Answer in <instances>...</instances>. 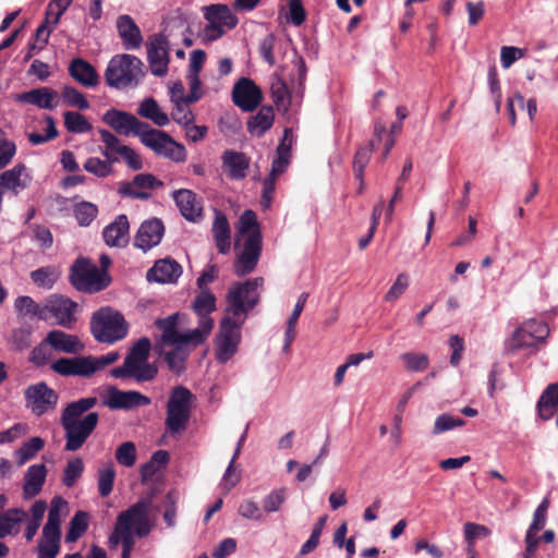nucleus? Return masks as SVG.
Wrapping results in <instances>:
<instances>
[{
	"mask_svg": "<svg viewBox=\"0 0 558 558\" xmlns=\"http://www.w3.org/2000/svg\"><path fill=\"white\" fill-rule=\"evenodd\" d=\"M191 102L173 104L172 119L182 126H187L194 123V114L189 108Z\"/></svg>",
	"mask_w": 558,
	"mask_h": 558,
	"instance_id": "338daca9",
	"label": "nucleus"
},
{
	"mask_svg": "<svg viewBox=\"0 0 558 558\" xmlns=\"http://www.w3.org/2000/svg\"><path fill=\"white\" fill-rule=\"evenodd\" d=\"M172 197L181 215L189 221L196 222L203 214V206L196 194L190 190L174 191Z\"/></svg>",
	"mask_w": 558,
	"mask_h": 558,
	"instance_id": "a878e982",
	"label": "nucleus"
},
{
	"mask_svg": "<svg viewBox=\"0 0 558 558\" xmlns=\"http://www.w3.org/2000/svg\"><path fill=\"white\" fill-rule=\"evenodd\" d=\"M271 96L272 100L276 104L279 110L287 111L288 106L290 104V97L288 93V87L281 80H277L271 85Z\"/></svg>",
	"mask_w": 558,
	"mask_h": 558,
	"instance_id": "052dcab7",
	"label": "nucleus"
},
{
	"mask_svg": "<svg viewBox=\"0 0 558 558\" xmlns=\"http://www.w3.org/2000/svg\"><path fill=\"white\" fill-rule=\"evenodd\" d=\"M31 182L32 175L22 162L0 173V189L2 192L8 191L14 196L27 189Z\"/></svg>",
	"mask_w": 558,
	"mask_h": 558,
	"instance_id": "aec40b11",
	"label": "nucleus"
},
{
	"mask_svg": "<svg viewBox=\"0 0 558 558\" xmlns=\"http://www.w3.org/2000/svg\"><path fill=\"white\" fill-rule=\"evenodd\" d=\"M174 348L166 353L165 360L171 372L180 374L184 369V364L187 359L189 352L184 347L190 344H173Z\"/></svg>",
	"mask_w": 558,
	"mask_h": 558,
	"instance_id": "c03bdc74",
	"label": "nucleus"
},
{
	"mask_svg": "<svg viewBox=\"0 0 558 558\" xmlns=\"http://www.w3.org/2000/svg\"><path fill=\"white\" fill-rule=\"evenodd\" d=\"M204 11V16L208 23H214L223 29H232L238 24L236 16L226 4H211L205 7Z\"/></svg>",
	"mask_w": 558,
	"mask_h": 558,
	"instance_id": "72a5a7b5",
	"label": "nucleus"
},
{
	"mask_svg": "<svg viewBox=\"0 0 558 558\" xmlns=\"http://www.w3.org/2000/svg\"><path fill=\"white\" fill-rule=\"evenodd\" d=\"M76 308L77 304L69 298L59 294H52L47 298L43 305V312L46 318H41V320L48 322L52 319L53 323L59 326L64 328H72L76 320Z\"/></svg>",
	"mask_w": 558,
	"mask_h": 558,
	"instance_id": "4468645a",
	"label": "nucleus"
},
{
	"mask_svg": "<svg viewBox=\"0 0 558 558\" xmlns=\"http://www.w3.org/2000/svg\"><path fill=\"white\" fill-rule=\"evenodd\" d=\"M181 275V265L172 258H165L154 264L147 271L146 278L148 281L158 283H175Z\"/></svg>",
	"mask_w": 558,
	"mask_h": 558,
	"instance_id": "393cba45",
	"label": "nucleus"
},
{
	"mask_svg": "<svg viewBox=\"0 0 558 558\" xmlns=\"http://www.w3.org/2000/svg\"><path fill=\"white\" fill-rule=\"evenodd\" d=\"M116 27L124 49L136 50L142 46L143 35L132 16L128 14L119 15Z\"/></svg>",
	"mask_w": 558,
	"mask_h": 558,
	"instance_id": "4be33fe9",
	"label": "nucleus"
},
{
	"mask_svg": "<svg viewBox=\"0 0 558 558\" xmlns=\"http://www.w3.org/2000/svg\"><path fill=\"white\" fill-rule=\"evenodd\" d=\"M45 122L47 123L46 133L31 132L27 134V138L32 145H41L58 136V130L56 128L54 120L51 117H46Z\"/></svg>",
	"mask_w": 558,
	"mask_h": 558,
	"instance_id": "5fc2aeb1",
	"label": "nucleus"
},
{
	"mask_svg": "<svg viewBox=\"0 0 558 558\" xmlns=\"http://www.w3.org/2000/svg\"><path fill=\"white\" fill-rule=\"evenodd\" d=\"M163 183L150 173H140L133 178L132 182H122L119 193L135 199H148L150 194L141 190H155L161 187Z\"/></svg>",
	"mask_w": 558,
	"mask_h": 558,
	"instance_id": "6ab92c4d",
	"label": "nucleus"
},
{
	"mask_svg": "<svg viewBox=\"0 0 558 558\" xmlns=\"http://www.w3.org/2000/svg\"><path fill=\"white\" fill-rule=\"evenodd\" d=\"M163 225L160 219L153 218L144 221L134 238V245L144 252L158 245L163 236Z\"/></svg>",
	"mask_w": 558,
	"mask_h": 558,
	"instance_id": "412c9836",
	"label": "nucleus"
},
{
	"mask_svg": "<svg viewBox=\"0 0 558 558\" xmlns=\"http://www.w3.org/2000/svg\"><path fill=\"white\" fill-rule=\"evenodd\" d=\"M195 397L184 386H174L166 404L165 427L167 434H182L189 425Z\"/></svg>",
	"mask_w": 558,
	"mask_h": 558,
	"instance_id": "423d86ee",
	"label": "nucleus"
},
{
	"mask_svg": "<svg viewBox=\"0 0 558 558\" xmlns=\"http://www.w3.org/2000/svg\"><path fill=\"white\" fill-rule=\"evenodd\" d=\"M274 110L269 106H263L258 112L247 122V130L251 134L262 136L274 124Z\"/></svg>",
	"mask_w": 558,
	"mask_h": 558,
	"instance_id": "4c0bfd02",
	"label": "nucleus"
},
{
	"mask_svg": "<svg viewBox=\"0 0 558 558\" xmlns=\"http://www.w3.org/2000/svg\"><path fill=\"white\" fill-rule=\"evenodd\" d=\"M150 500L141 499L119 514V532L122 534V551L132 553L134 534L140 537L150 533L153 523L148 518Z\"/></svg>",
	"mask_w": 558,
	"mask_h": 558,
	"instance_id": "39448f33",
	"label": "nucleus"
},
{
	"mask_svg": "<svg viewBox=\"0 0 558 558\" xmlns=\"http://www.w3.org/2000/svg\"><path fill=\"white\" fill-rule=\"evenodd\" d=\"M215 219L211 226V233L218 252L226 255L231 248V228L227 216L215 208Z\"/></svg>",
	"mask_w": 558,
	"mask_h": 558,
	"instance_id": "cd10ccee",
	"label": "nucleus"
},
{
	"mask_svg": "<svg viewBox=\"0 0 558 558\" xmlns=\"http://www.w3.org/2000/svg\"><path fill=\"white\" fill-rule=\"evenodd\" d=\"M137 114L153 121L158 126H166L170 123L168 114L161 110L158 102L151 97L145 98L140 104Z\"/></svg>",
	"mask_w": 558,
	"mask_h": 558,
	"instance_id": "e433bc0d",
	"label": "nucleus"
},
{
	"mask_svg": "<svg viewBox=\"0 0 558 558\" xmlns=\"http://www.w3.org/2000/svg\"><path fill=\"white\" fill-rule=\"evenodd\" d=\"M141 142L155 154L173 161L185 160L186 150L182 144L177 143L165 131L153 129L149 124L141 136Z\"/></svg>",
	"mask_w": 558,
	"mask_h": 558,
	"instance_id": "9d476101",
	"label": "nucleus"
},
{
	"mask_svg": "<svg viewBox=\"0 0 558 558\" xmlns=\"http://www.w3.org/2000/svg\"><path fill=\"white\" fill-rule=\"evenodd\" d=\"M84 472V462L81 458H73L66 462L62 474V483L68 488L75 485Z\"/></svg>",
	"mask_w": 558,
	"mask_h": 558,
	"instance_id": "de8ad7c7",
	"label": "nucleus"
},
{
	"mask_svg": "<svg viewBox=\"0 0 558 558\" xmlns=\"http://www.w3.org/2000/svg\"><path fill=\"white\" fill-rule=\"evenodd\" d=\"M102 121L123 136L135 135L141 138L146 128H148V123L138 120L135 116L114 108L105 112Z\"/></svg>",
	"mask_w": 558,
	"mask_h": 558,
	"instance_id": "dca6fc26",
	"label": "nucleus"
},
{
	"mask_svg": "<svg viewBox=\"0 0 558 558\" xmlns=\"http://www.w3.org/2000/svg\"><path fill=\"white\" fill-rule=\"evenodd\" d=\"M129 220L125 215H119L114 221L108 225L104 231L102 236L105 243L111 247H123L129 242Z\"/></svg>",
	"mask_w": 558,
	"mask_h": 558,
	"instance_id": "c85d7f7f",
	"label": "nucleus"
},
{
	"mask_svg": "<svg viewBox=\"0 0 558 558\" xmlns=\"http://www.w3.org/2000/svg\"><path fill=\"white\" fill-rule=\"evenodd\" d=\"M52 347L47 341V337L36 345L29 356V361L36 366H43L47 364L52 356Z\"/></svg>",
	"mask_w": 558,
	"mask_h": 558,
	"instance_id": "4d7b16f0",
	"label": "nucleus"
},
{
	"mask_svg": "<svg viewBox=\"0 0 558 558\" xmlns=\"http://www.w3.org/2000/svg\"><path fill=\"white\" fill-rule=\"evenodd\" d=\"M222 168L232 180H243L250 168V159L244 153L227 149L221 156Z\"/></svg>",
	"mask_w": 558,
	"mask_h": 558,
	"instance_id": "bb28decb",
	"label": "nucleus"
},
{
	"mask_svg": "<svg viewBox=\"0 0 558 558\" xmlns=\"http://www.w3.org/2000/svg\"><path fill=\"white\" fill-rule=\"evenodd\" d=\"M286 498H287L286 488H278V489L270 492L263 499L264 510L268 513L279 511L281 506L286 501Z\"/></svg>",
	"mask_w": 558,
	"mask_h": 558,
	"instance_id": "680f3d73",
	"label": "nucleus"
},
{
	"mask_svg": "<svg viewBox=\"0 0 558 558\" xmlns=\"http://www.w3.org/2000/svg\"><path fill=\"white\" fill-rule=\"evenodd\" d=\"M14 307L20 315L37 317L38 319L46 318L43 305L37 304L31 296H19L14 302Z\"/></svg>",
	"mask_w": 558,
	"mask_h": 558,
	"instance_id": "a18cd8bd",
	"label": "nucleus"
},
{
	"mask_svg": "<svg viewBox=\"0 0 558 558\" xmlns=\"http://www.w3.org/2000/svg\"><path fill=\"white\" fill-rule=\"evenodd\" d=\"M64 125L69 132L83 134L92 131V124L86 118L75 111H66L64 113Z\"/></svg>",
	"mask_w": 558,
	"mask_h": 558,
	"instance_id": "49530a36",
	"label": "nucleus"
},
{
	"mask_svg": "<svg viewBox=\"0 0 558 558\" xmlns=\"http://www.w3.org/2000/svg\"><path fill=\"white\" fill-rule=\"evenodd\" d=\"M193 310L199 319L197 328L191 329L190 340L205 342L214 327L209 314L216 310L215 295L209 290H201L193 302Z\"/></svg>",
	"mask_w": 558,
	"mask_h": 558,
	"instance_id": "9b49d317",
	"label": "nucleus"
},
{
	"mask_svg": "<svg viewBox=\"0 0 558 558\" xmlns=\"http://www.w3.org/2000/svg\"><path fill=\"white\" fill-rule=\"evenodd\" d=\"M97 404L96 397L82 398L69 403L61 414V425L64 429L66 451L78 450L97 426L99 416L90 412L82 415Z\"/></svg>",
	"mask_w": 558,
	"mask_h": 558,
	"instance_id": "f03ea898",
	"label": "nucleus"
},
{
	"mask_svg": "<svg viewBox=\"0 0 558 558\" xmlns=\"http://www.w3.org/2000/svg\"><path fill=\"white\" fill-rule=\"evenodd\" d=\"M205 60L206 53L204 50L196 49L190 54L187 81L191 89L193 90L192 100H198L203 95L199 72L202 71Z\"/></svg>",
	"mask_w": 558,
	"mask_h": 558,
	"instance_id": "473e14b6",
	"label": "nucleus"
},
{
	"mask_svg": "<svg viewBox=\"0 0 558 558\" xmlns=\"http://www.w3.org/2000/svg\"><path fill=\"white\" fill-rule=\"evenodd\" d=\"M68 507V502L62 497H53L50 502V508L48 511V518L46 525L60 527L61 526V517L62 511Z\"/></svg>",
	"mask_w": 558,
	"mask_h": 558,
	"instance_id": "13d9d810",
	"label": "nucleus"
},
{
	"mask_svg": "<svg viewBox=\"0 0 558 558\" xmlns=\"http://www.w3.org/2000/svg\"><path fill=\"white\" fill-rule=\"evenodd\" d=\"M47 477V469L45 464H33L28 466L24 474L23 497L32 499L36 497L44 487Z\"/></svg>",
	"mask_w": 558,
	"mask_h": 558,
	"instance_id": "c756f323",
	"label": "nucleus"
},
{
	"mask_svg": "<svg viewBox=\"0 0 558 558\" xmlns=\"http://www.w3.org/2000/svg\"><path fill=\"white\" fill-rule=\"evenodd\" d=\"M242 241V248L236 254L233 264L234 274L246 276L255 270L262 253V232L256 214L246 209L240 216L236 225L235 245Z\"/></svg>",
	"mask_w": 558,
	"mask_h": 558,
	"instance_id": "7ed1b4c3",
	"label": "nucleus"
},
{
	"mask_svg": "<svg viewBox=\"0 0 558 558\" xmlns=\"http://www.w3.org/2000/svg\"><path fill=\"white\" fill-rule=\"evenodd\" d=\"M118 161V158L100 159L98 157H89L84 163V170L88 173L105 179L113 173V163Z\"/></svg>",
	"mask_w": 558,
	"mask_h": 558,
	"instance_id": "58836bf2",
	"label": "nucleus"
},
{
	"mask_svg": "<svg viewBox=\"0 0 558 558\" xmlns=\"http://www.w3.org/2000/svg\"><path fill=\"white\" fill-rule=\"evenodd\" d=\"M129 325L124 316L111 307H101L90 319V332L98 342L114 343L128 335Z\"/></svg>",
	"mask_w": 558,
	"mask_h": 558,
	"instance_id": "0eeeda50",
	"label": "nucleus"
},
{
	"mask_svg": "<svg viewBox=\"0 0 558 558\" xmlns=\"http://www.w3.org/2000/svg\"><path fill=\"white\" fill-rule=\"evenodd\" d=\"M71 283L83 292H98L105 289L109 279L106 272L85 258H78L71 267Z\"/></svg>",
	"mask_w": 558,
	"mask_h": 558,
	"instance_id": "1a4fd4ad",
	"label": "nucleus"
},
{
	"mask_svg": "<svg viewBox=\"0 0 558 558\" xmlns=\"http://www.w3.org/2000/svg\"><path fill=\"white\" fill-rule=\"evenodd\" d=\"M465 424V421L461 417H453L448 413L439 415L434 423L432 430L433 435H439L445 432L451 430L456 427H461Z\"/></svg>",
	"mask_w": 558,
	"mask_h": 558,
	"instance_id": "603ef678",
	"label": "nucleus"
},
{
	"mask_svg": "<svg viewBox=\"0 0 558 558\" xmlns=\"http://www.w3.org/2000/svg\"><path fill=\"white\" fill-rule=\"evenodd\" d=\"M116 471L112 465H107L98 471V492L101 497H107L113 489Z\"/></svg>",
	"mask_w": 558,
	"mask_h": 558,
	"instance_id": "864d4df0",
	"label": "nucleus"
},
{
	"mask_svg": "<svg viewBox=\"0 0 558 558\" xmlns=\"http://www.w3.org/2000/svg\"><path fill=\"white\" fill-rule=\"evenodd\" d=\"M60 277V271L54 266L38 268L31 272L33 282L44 289H51Z\"/></svg>",
	"mask_w": 558,
	"mask_h": 558,
	"instance_id": "a19ab883",
	"label": "nucleus"
},
{
	"mask_svg": "<svg viewBox=\"0 0 558 558\" xmlns=\"http://www.w3.org/2000/svg\"><path fill=\"white\" fill-rule=\"evenodd\" d=\"M69 73L72 78L85 87H95L99 82L94 66L82 58L73 59L70 62Z\"/></svg>",
	"mask_w": 558,
	"mask_h": 558,
	"instance_id": "2f4dec72",
	"label": "nucleus"
},
{
	"mask_svg": "<svg viewBox=\"0 0 558 558\" xmlns=\"http://www.w3.org/2000/svg\"><path fill=\"white\" fill-rule=\"evenodd\" d=\"M151 342L148 338L138 339L130 349L122 365L110 371V375L120 379H133L135 383L151 381L158 374L155 364L149 363Z\"/></svg>",
	"mask_w": 558,
	"mask_h": 558,
	"instance_id": "20e7f679",
	"label": "nucleus"
},
{
	"mask_svg": "<svg viewBox=\"0 0 558 558\" xmlns=\"http://www.w3.org/2000/svg\"><path fill=\"white\" fill-rule=\"evenodd\" d=\"M13 99L16 102L34 105L40 109H53L59 104V95L49 87L34 88L25 93L15 94Z\"/></svg>",
	"mask_w": 558,
	"mask_h": 558,
	"instance_id": "b1692460",
	"label": "nucleus"
},
{
	"mask_svg": "<svg viewBox=\"0 0 558 558\" xmlns=\"http://www.w3.org/2000/svg\"><path fill=\"white\" fill-rule=\"evenodd\" d=\"M558 407V383L547 386L537 402L538 415L542 420L547 421L553 417Z\"/></svg>",
	"mask_w": 558,
	"mask_h": 558,
	"instance_id": "c9c22d12",
	"label": "nucleus"
},
{
	"mask_svg": "<svg viewBox=\"0 0 558 558\" xmlns=\"http://www.w3.org/2000/svg\"><path fill=\"white\" fill-rule=\"evenodd\" d=\"M16 155V144L7 137L5 132L0 128V170L11 163Z\"/></svg>",
	"mask_w": 558,
	"mask_h": 558,
	"instance_id": "3c124183",
	"label": "nucleus"
},
{
	"mask_svg": "<svg viewBox=\"0 0 558 558\" xmlns=\"http://www.w3.org/2000/svg\"><path fill=\"white\" fill-rule=\"evenodd\" d=\"M88 529V514L85 511H77L72 517L65 534L66 543L76 542Z\"/></svg>",
	"mask_w": 558,
	"mask_h": 558,
	"instance_id": "ea45409f",
	"label": "nucleus"
},
{
	"mask_svg": "<svg viewBox=\"0 0 558 558\" xmlns=\"http://www.w3.org/2000/svg\"><path fill=\"white\" fill-rule=\"evenodd\" d=\"M44 446L45 441L41 437H32L28 441L15 450L14 456L16 458L17 464H25L28 460L33 459L36 453L44 448Z\"/></svg>",
	"mask_w": 558,
	"mask_h": 558,
	"instance_id": "79ce46f5",
	"label": "nucleus"
},
{
	"mask_svg": "<svg viewBox=\"0 0 558 558\" xmlns=\"http://www.w3.org/2000/svg\"><path fill=\"white\" fill-rule=\"evenodd\" d=\"M548 335V326L543 320L531 318L512 333L506 345L509 351L532 348L543 342Z\"/></svg>",
	"mask_w": 558,
	"mask_h": 558,
	"instance_id": "ddd939ff",
	"label": "nucleus"
},
{
	"mask_svg": "<svg viewBox=\"0 0 558 558\" xmlns=\"http://www.w3.org/2000/svg\"><path fill=\"white\" fill-rule=\"evenodd\" d=\"M151 400L143 393L134 390L121 391L116 387H109L102 400V405L111 410H130L138 407H146Z\"/></svg>",
	"mask_w": 558,
	"mask_h": 558,
	"instance_id": "f3484780",
	"label": "nucleus"
},
{
	"mask_svg": "<svg viewBox=\"0 0 558 558\" xmlns=\"http://www.w3.org/2000/svg\"><path fill=\"white\" fill-rule=\"evenodd\" d=\"M117 462L124 468H132L137 458L136 446L133 441L122 442L116 450Z\"/></svg>",
	"mask_w": 558,
	"mask_h": 558,
	"instance_id": "8fccbe9b",
	"label": "nucleus"
},
{
	"mask_svg": "<svg viewBox=\"0 0 558 558\" xmlns=\"http://www.w3.org/2000/svg\"><path fill=\"white\" fill-rule=\"evenodd\" d=\"M374 148L369 145L361 147L353 160V170L355 174L356 180H362V177L364 175V169L368 165V161L371 159V153Z\"/></svg>",
	"mask_w": 558,
	"mask_h": 558,
	"instance_id": "69168bd1",
	"label": "nucleus"
},
{
	"mask_svg": "<svg viewBox=\"0 0 558 558\" xmlns=\"http://www.w3.org/2000/svg\"><path fill=\"white\" fill-rule=\"evenodd\" d=\"M405 367L410 371L421 372L428 367L429 360L424 353L407 352L401 355Z\"/></svg>",
	"mask_w": 558,
	"mask_h": 558,
	"instance_id": "e2e57ef3",
	"label": "nucleus"
},
{
	"mask_svg": "<svg viewBox=\"0 0 558 558\" xmlns=\"http://www.w3.org/2000/svg\"><path fill=\"white\" fill-rule=\"evenodd\" d=\"M73 0L50 1L46 11L47 23H50L52 26H56L59 23L62 14L68 10Z\"/></svg>",
	"mask_w": 558,
	"mask_h": 558,
	"instance_id": "6e6d98bb",
	"label": "nucleus"
},
{
	"mask_svg": "<svg viewBox=\"0 0 558 558\" xmlns=\"http://www.w3.org/2000/svg\"><path fill=\"white\" fill-rule=\"evenodd\" d=\"M73 367L74 376L89 377L97 372L92 355L73 357Z\"/></svg>",
	"mask_w": 558,
	"mask_h": 558,
	"instance_id": "0e129e2a",
	"label": "nucleus"
},
{
	"mask_svg": "<svg viewBox=\"0 0 558 558\" xmlns=\"http://www.w3.org/2000/svg\"><path fill=\"white\" fill-rule=\"evenodd\" d=\"M143 62L132 54H117L110 59L105 71L106 83L110 87L123 88L137 84L142 76Z\"/></svg>",
	"mask_w": 558,
	"mask_h": 558,
	"instance_id": "6e6552de",
	"label": "nucleus"
},
{
	"mask_svg": "<svg viewBox=\"0 0 558 558\" xmlns=\"http://www.w3.org/2000/svg\"><path fill=\"white\" fill-rule=\"evenodd\" d=\"M26 518L27 513L22 508H11L4 511L0 515V538L17 535L20 525Z\"/></svg>",
	"mask_w": 558,
	"mask_h": 558,
	"instance_id": "f704fd0d",
	"label": "nucleus"
},
{
	"mask_svg": "<svg viewBox=\"0 0 558 558\" xmlns=\"http://www.w3.org/2000/svg\"><path fill=\"white\" fill-rule=\"evenodd\" d=\"M232 100L243 111L251 112L262 102V92L252 80L242 77L233 86Z\"/></svg>",
	"mask_w": 558,
	"mask_h": 558,
	"instance_id": "a211bd4d",
	"label": "nucleus"
},
{
	"mask_svg": "<svg viewBox=\"0 0 558 558\" xmlns=\"http://www.w3.org/2000/svg\"><path fill=\"white\" fill-rule=\"evenodd\" d=\"M147 62L153 75L162 77L168 73L170 62V43L161 34H153L146 43Z\"/></svg>",
	"mask_w": 558,
	"mask_h": 558,
	"instance_id": "2eb2a0df",
	"label": "nucleus"
},
{
	"mask_svg": "<svg viewBox=\"0 0 558 558\" xmlns=\"http://www.w3.org/2000/svg\"><path fill=\"white\" fill-rule=\"evenodd\" d=\"M98 215V207L90 202H81L74 206V216L81 227H88Z\"/></svg>",
	"mask_w": 558,
	"mask_h": 558,
	"instance_id": "09e8293b",
	"label": "nucleus"
},
{
	"mask_svg": "<svg viewBox=\"0 0 558 558\" xmlns=\"http://www.w3.org/2000/svg\"><path fill=\"white\" fill-rule=\"evenodd\" d=\"M99 135L101 142L105 144V149L101 150V154L107 159L112 160L117 158L114 155H121L122 148H126L128 146L122 144V142L108 130L101 129L99 130Z\"/></svg>",
	"mask_w": 558,
	"mask_h": 558,
	"instance_id": "37998d69",
	"label": "nucleus"
},
{
	"mask_svg": "<svg viewBox=\"0 0 558 558\" xmlns=\"http://www.w3.org/2000/svg\"><path fill=\"white\" fill-rule=\"evenodd\" d=\"M61 96L69 106L76 107L81 110L89 108V102L86 100L85 96L72 86H64Z\"/></svg>",
	"mask_w": 558,
	"mask_h": 558,
	"instance_id": "bf43d9fd",
	"label": "nucleus"
},
{
	"mask_svg": "<svg viewBox=\"0 0 558 558\" xmlns=\"http://www.w3.org/2000/svg\"><path fill=\"white\" fill-rule=\"evenodd\" d=\"M47 341L57 352L76 354L84 350V344L77 336L58 329L47 333Z\"/></svg>",
	"mask_w": 558,
	"mask_h": 558,
	"instance_id": "7c9ffc66",
	"label": "nucleus"
},
{
	"mask_svg": "<svg viewBox=\"0 0 558 558\" xmlns=\"http://www.w3.org/2000/svg\"><path fill=\"white\" fill-rule=\"evenodd\" d=\"M24 399L25 408L39 417L56 409L59 396L45 381H38L25 388Z\"/></svg>",
	"mask_w": 558,
	"mask_h": 558,
	"instance_id": "f8f14e48",
	"label": "nucleus"
},
{
	"mask_svg": "<svg viewBox=\"0 0 558 558\" xmlns=\"http://www.w3.org/2000/svg\"><path fill=\"white\" fill-rule=\"evenodd\" d=\"M264 284L262 277L244 282H235L227 294V307L219 324L215 340V355L218 362H229L238 352L241 342V329L247 315L259 302L260 289Z\"/></svg>",
	"mask_w": 558,
	"mask_h": 558,
	"instance_id": "f257e3e1",
	"label": "nucleus"
},
{
	"mask_svg": "<svg viewBox=\"0 0 558 558\" xmlns=\"http://www.w3.org/2000/svg\"><path fill=\"white\" fill-rule=\"evenodd\" d=\"M238 513L244 519L254 521H260L264 517L258 504L253 499L243 500L239 506Z\"/></svg>",
	"mask_w": 558,
	"mask_h": 558,
	"instance_id": "774afa93",
	"label": "nucleus"
},
{
	"mask_svg": "<svg viewBox=\"0 0 558 558\" xmlns=\"http://www.w3.org/2000/svg\"><path fill=\"white\" fill-rule=\"evenodd\" d=\"M179 314H172L163 319H158L156 326L162 331L161 338L166 344H192L197 347L203 342H194L190 340L191 330L185 332L178 331Z\"/></svg>",
	"mask_w": 558,
	"mask_h": 558,
	"instance_id": "5701e85b",
	"label": "nucleus"
}]
</instances>
